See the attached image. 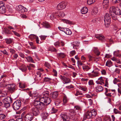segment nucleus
Listing matches in <instances>:
<instances>
[{"label":"nucleus","instance_id":"f257e3e1","mask_svg":"<svg viewBox=\"0 0 121 121\" xmlns=\"http://www.w3.org/2000/svg\"><path fill=\"white\" fill-rule=\"evenodd\" d=\"M51 99L46 97H42L39 98V100L35 99L34 102L35 107L38 108L39 109H43V106L44 105H48L51 102Z\"/></svg>","mask_w":121,"mask_h":121},{"label":"nucleus","instance_id":"f03ea898","mask_svg":"<svg viewBox=\"0 0 121 121\" xmlns=\"http://www.w3.org/2000/svg\"><path fill=\"white\" fill-rule=\"evenodd\" d=\"M96 114V112L94 109H93L90 111H87L84 115L82 121H84L86 118H93L95 116Z\"/></svg>","mask_w":121,"mask_h":121},{"label":"nucleus","instance_id":"7ed1b4c3","mask_svg":"<svg viewBox=\"0 0 121 121\" xmlns=\"http://www.w3.org/2000/svg\"><path fill=\"white\" fill-rule=\"evenodd\" d=\"M109 14L110 15H120L121 14V10L118 7L112 6L110 8Z\"/></svg>","mask_w":121,"mask_h":121},{"label":"nucleus","instance_id":"20e7f679","mask_svg":"<svg viewBox=\"0 0 121 121\" xmlns=\"http://www.w3.org/2000/svg\"><path fill=\"white\" fill-rule=\"evenodd\" d=\"M110 17L104 18V19H101L100 18H95L92 19V22L93 23H96L98 22H103L105 23L107 22H110Z\"/></svg>","mask_w":121,"mask_h":121},{"label":"nucleus","instance_id":"39448f33","mask_svg":"<svg viewBox=\"0 0 121 121\" xmlns=\"http://www.w3.org/2000/svg\"><path fill=\"white\" fill-rule=\"evenodd\" d=\"M8 90L10 92L13 93L17 90L16 85L14 84H9L8 85Z\"/></svg>","mask_w":121,"mask_h":121},{"label":"nucleus","instance_id":"423d86ee","mask_svg":"<svg viewBox=\"0 0 121 121\" xmlns=\"http://www.w3.org/2000/svg\"><path fill=\"white\" fill-rule=\"evenodd\" d=\"M39 109L38 108L34 107L31 108L30 112L33 115V116H37L40 113Z\"/></svg>","mask_w":121,"mask_h":121},{"label":"nucleus","instance_id":"0eeeda50","mask_svg":"<svg viewBox=\"0 0 121 121\" xmlns=\"http://www.w3.org/2000/svg\"><path fill=\"white\" fill-rule=\"evenodd\" d=\"M21 105V102L20 100H17L13 104V107L14 109L17 110L19 109Z\"/></svg>","mask_w":121,"mask_h":121},{"label":"nucleus","instance_id":"6e6552de","mask_svg":"<svg viewBox=\"0 0 121 121\" xmlns=\"http://www.w3.org/2000/svg\"><path fill=\"white\" fill-rule=\"evenodd\" d=\"M67 5L66 3L62 2L58 4L57 6V9L59 10L63 9L65 8Z\"/></svg>","mask_w":121,"mask_h":121},{"label":"nucleus","instance_id":"1a4fd4ad","mask_svg":"<svg viewBox=\"0 0 121 121\" xmlns=\"http://www.w3.org/2000/svg\"><path fill=\"white\" fill-rule=\"evenodd\" d=\"M6 11V8L4 6L3 2L2 1L0 2V13H4Z\"/></svg>","mask_w":121,"mask_h":121},{"label":"nucleus","instance_id":"9d476101","mask_svg":"<svg viewBox=\"0 0 121 121\" xmlns=\"http://www.w3.org/2000/svg\"><path fill=\"white\" fill-rule=\"evenodd\" d=\"M34 116L30 112L25 116V121H31L33 119Z\"/></svg>","mask_w":121,"mask_h":121},{"label":"nucleus","instance_id":"9b49d317","mask_svg":"<svg viewBox=\"0 0 121 121\" xmlns=\"http://www.w3.org/2000/svg\"><path fill=\"white\" fill-rule=\"evenodd\" d=\"M60 78L63 82H65L64 84L68 83L71 82V80L69 78L66 77L64 76L60 75Z\"/></svg>","mask_w":121,"mask_h":121},{"label":"nucleus","instance_id":"f8f14e48","mask_svg":"<svg viewBox=\"0 0 121 121\" xmlns=\"http://www.w3.org/2000/svg\"><path fill=\"white\" fill-rule=\"evenodd\" d=\"M67 114L62 113L60 115L61 117L63 119V121H66L69 118V116H67Z\"/></svg>","mask_w":121,"mask_h":121},{"label":"nucleus","instance_id":"ddd939ff","mask_svg":"<svg viewBox=\"0 0 121 121\" xmlns=\"http://www.w3.org/2000/svg\"><path fill=\"white\" fill-rule=\"evenodd\" d=\"M58 95V93L57 91H54L51 93L50 94V97L53 99L56 98Z\"/></svg>","mask_w":121,"mask_h":121},{"label":"nucleus","instance_id":"4468645a","mask_svg":"<svg viewBox=\"0 0 121 121\" xmlns=\"http://www.w3.org/2000/svg\"><path fill=\"white\" fill-rule=\"evenodd\" d=\"M12 99L9 97H7L3 99L2 101L3 102L10 103L12 102Z\"/></svg>","mask_w":121,"mask_h":121},{"label":"nucleus","instance_id":"2eb2a0df","mask_svg":"<svg viewBox=\"0 0 121 121\" xmlns=\"http://www.w3.org/2000/svg\"><path fill=\"white\" fill-rule=\"evenodd\" d=\"M73 48L74 49H77L79 47L80 43L76 41L73 42L72 43Z\"/></svg>","mask_w":121,"mask_h":121},{"label":"nucleus","instance_id":"dca6fc26","mask_svg":"<svg viewBox=\"0 0 121 121\" xmlns=\"http://www.w3.org/2000/svg\"><path fill=\"white\" fill-rule=\"evenodd\" d=\"M57 15V13L56 12L51 13V15H50V19L53 21L55 19L56 16Z\"/></svg>","mask_w":121,"mask_h":121},{"label":"nucleus","instance_id":"f3484780","mask_svg":"<svg viewBox=\"0 0 121 121\" xmlns=\"http://www.w3.org/2000/svg\"><path fill=\"white\" fill-rule=\"evenodd\" d=\"M103 90V87L101 86H98L95 88L96 91L97 92L101 91Z\"/></svg>","mask_w":121,"mask_h":121},{"label":"nucleus","instance_id":"a211bd4d","mask_svg":"<svg viewBox=\"0 0 121 121\" xmlns=\"http://www.w3.org/2000/svg\"><path fill=\"white\" fill-rule=\"evenodd\" d=\"M88 9L87 7H83L81 9V11L82 14H85L88 11Z\"/></svg>","mask_w":121,"mask_h":121},{"label":"nucleus","instance_id":"6ab92c4d","mask_svg":"<svg viewBox=\"0 0 121 121\" xmlns=\"http://www.w3.org/2000/svg\"><path fill=\"white\" fill-rule=\"evenodd\" d=\"M64 32L67 35H70L72 34L71 31L68 28H65Z\"/></svg>","mask_w":121,"mask_h":121},{"label":"nucleus","instance_id":"aec40b11","mask_svg":"<svg viewBox=\"0 0 121 121\" xmlns=\"http://www.w3.org/2000/svg\"><path fill=\"white\" fill-rule=\"evenodd\" d=\"M96 37L99 39L101 40H103L104 39V38L103 35H96Z\"/></svg>","mask_w":121,"mask_h":121},{"label":"nucleus","instance_id":"412c9836","mask_svg":"<svg viewBox=\"0 0 121 121\" xmlns=\"http://www.w3.org/2000/svg\"><path fill=\"white\" fill-rule=\"evenodd\" d=\"M40 25L42 26V27L48 28L50 27V25L49 23H40Z\"/></svg>","mask_w":121,"mask_h":121},{"label":"nucleus","instance_id":"4be33fe9","mask_svg":"<svg viewBox=\"0 0 121 121\" xmlns=\"http://www.w3.org/2000/svg\"><path fill=\"white\" fill-rule=\"evenodd\" d=\"M19 69L23 72L27 70L26 67L24 65H22L20 66Z\"/></svg>","mask_w":121,"mask_h":121},{"label":"nucleus","instance_id":"5701e85b","mask_svg":"<svg viewBox=\"0 0 121 121\" xmlns=\"http://www.w3.org/2000/svg\"><path fill=\"white\" fill-rule=\"evenodd\" d=\"M82 67L83 70L85 71H87L90 69V67L87 65H84Z\"/></svg>","mask_w":121,"mask_h":121},{"label":"nucleus","instance_id":"b1692460","mask_svg":"<svg viewBox=\"0 0 121 121\" xmlns=\"http://www.w3.org/2000/svg\"><path fill=\"white\" fill-rule=\"evenodd\" d=\"M93 51L97 56H98L100 55V52L98 51V50L97 48L94 47Z\"/></svg>","mask_w":121,"mask_h":121},{"label":"nucleus","instance_id":"393cba45","mask_svg":"<svg viewBox=\"0 0 121 121\" xmlns=\"http://www.w3.org/2000/svg\"><path fill=\"white\" fill-rule=\"evenodd\" d=\"M22 8H23V6L21 5H19L16 7V9L17 11L20 13L21 10L22 9Z\"/></svg>","mask_w":121,"mask_h":121},{"label":"nucleus","instance_id":"a878e982","mask_svg":"<svg viewBox=\"0 0 121 121\" xmlns=\"http://www.w3.org/2000/svg\"><path fill=\"white\" fill-rule=\"evenodd\" d=\"M43 94L44 95L43 97H46L48 98V96H49V91L47 90L44 91Z\"/></svg>","mask_w":121,"mask_h":121},{"label":"nucleus","instance_id":"bb28decb","mask_svg":"<svg viewBox=\"0 0 121 121\" xmlns=\"http://www.w3.org/2000/svg\"><path fill=\"white\" fill-rule=\"evenodd\" d=\"M8 28L6 27L4 28V32L6 34H11V33L10 31L7 28Z\"/></svg>","mask_w":121,"mask_h":121},{"label":"nucleus","instance_id":"cd10ccee","mask_svg":"<svg viewBox=\"0 0 121 121\" xmlns=\"http://www.w3.org/2000/svg\"><path fill=\"white\" fill-rule=\"evenodd\" d=\"M41 115L43 118L45 119L47 118L48 114L46 112H43L41 114Z\"/></svg>","mask_w":121,"mask_h":121},{"label":"nucleus","instance_id":"c85d7f7f","mask_svg":"<svg viewBox=\"0 0 121 121\" xmlns=\"http://www.w3.org/2000/svg\"><path fill=\"white\" fill-rule=\"evenodd\" d=\"M25 58H26L27 60V61L28 62L34 63V61L31 57L28 56L27 57H26Z\"/></svg>","mask_w":121,"mask_h":121},{"label":"nucleus","instance_id":"c756f323","mask_svg":"<svg viewBox=\"0 0 121 121\" xmlns=\"http://www.w3.org/2000/svg\"><path fill=\"white\" fill-rule=\"evenodd\" d=\"M112 65V63L109 60H108L106 63V65L109 67H110Z\"/></svg>","mask_w":121,"mask_h":121},{"label":"nucleus","instance_id":"7c9ffc66","mask_svg":"<svg viewBox=\"0 0 121 121\" xmlns=\"http://www.w3.org/2000/svg\"><path fill=\"white\" fill-rule=\"evenodd\" d=\"M79 89L81 90H82L86 92L87 90V88L83 86H79Z\"/></svg>","mask_w":121,"mask_h":121},{"label":"nucleus","instance_id":"2f4dec72","mask_svg":"<svg viewBox=\"0 0 121 121\" xmlns=\"http://www.w3.org/2000/svg\"><path fill=\"white\" fill-rule=\"evenodd\" d=\"M48 51H50L52 52H56L57 50L55 48L52 47H49L48 48Z\"/></svg>","mask_w":121,"mask_h":121},{"label":"nucleus","instance_id":"473e14b6","mask_svg":"<svg viewBox=\"0 0 121 121\" xmlns=\"http://www.w3.org/2000/svg\"><path fill=\"white\" fill-rule=\"evenodd\" d=\"M68 100V99L66 96L65 95H64L63 97V99L64 104H65L67 102Z\"/></svg>","mask_w":121,"mask_h":121},{"label":"nucleus","instance_id":"72a5a7b5","mask_svg":"<svg viewBox=\"0 0 121 121\" xmlns=\"http://www.w3.org/2000/svg\"><path fill=\"white\" fill-rule=\"evenodd\" d=\"M6 43L7 44H9L11 43L13 41V39H5Z\"/></svg>","mask_w":121,"mask_h":121},{"label":"nucleus","instance_id":"f704fd0d","mask_svg":"<svg viewBox=\"0 0 121 121\" xmlns=\"http://www.w3.org/2000/svg\"><path fill=\"white\" fill-rule=\"evenodd\" d=\"M59 13L58 14L59 17H64L65 14L64 12L63 11H60Z\"/></svg>","mask_w":121,"mask_h":121},{"label":"nucleus","instance_id":"c9c22d12","mask_svg":"<svg viewBox=\"0 0 121 121\" xmlns=\"http://www.w3.org/2000/svg\"><path fill=\"white\" fill-rule=\"evenodd\" d=\"M35 80L37 82L40 81L41 79V78L40 76H36V77L35 78Z\"/></svg>","mask_w":121,"mask_h":121},{"label":"nucleus","instance_id":"e433bc0d","mask_svg":"<svg viewBox=\"0 0 121 121\" xmlns=\"http://www.w3.org/2000/svg\"><path fill=\"white\" fill-rule=\"evenodd\" d=\"M96 0H88L87 3L88 4L90 5L95 2Z\"/></svg>","mask_w":121,"mask_h":121},{"label":"nucleus","instance_id":"4c0bfd02","mask_svg":"<svg viewBox=\"0 0 121 121\" xmlns=\"http://www.w3.org/2000/svg\"><path fill=\"white\" fill-rule=\"evenodd\" d=\"M7 10L9 12L12 13L14 11V8H12L11 7H9H9H8L7 8Z\"/></svg>","mask_w":121,"mask_h":121},{"label":"nucleus","instance_id":"58836bf2","mask_svg":"<svg viewBox=\"0 0 121 121\" xmlns=\"http://www.w3.org/2000/svg\"><path fill=\"white\" fill-rule=\"evenodd\" d=\"M4 106L6 108L9 107L10 105V103L3 102Z\"/></svg>","mask_w":121,"mask_h":121},{"label":"nucleus","instance_id":"ea45409f","mask_svg":"<svg viewBox=\"0 0 121 121\" xmlns=\"http://www.w3.org/2000/svg\"><path fill=\"white\" fill-rule=\"evenodd\" d=\"M109 3L108 0H103V4L104 5H108Z\"/></svg>","mask_w":121,"mask_h":121},{"label":"nucleus","instance_id":"a19ab883","mask_svg":"<svg viewBox=\"0 0 121 121\" xmlns=\"http://www.w3.org/2000/svg\"><path fill=\"white\" fill-rule=\"evenodd\" d=\"M58 57L60 58H64L65 56V54L63 53H60L58 54Z\"/></svg>","mask_w":121,"mask_h":121},{"label":"nucleus","instance_id":"79ce46f5","mask_svg":"<svg viewBox=\"0 0 121 121\" xmlns=\"http://www.w3.org/2000/svg\"><path fill=\"white\" fill-rule=\"evenodd\" d=\"M22 9L20 13H24L27 11V9L23 6V8H22Z\"/></svg>","mask_w":121,"mask_h":121},{"label":"nucleus","instance_id":"37998d69","mask_svg":"<svg viewBox=\"0 0 121 121\" xmlns=\"http://www.w3.org/2000/svg\"><path fill=\"white\" fill-rule=\"evenodd\" d=\"M88 57L89 58V62L92 61V60L94 59V57L90 55H88Z\"/></svg>","mask_w":121,"mask_h":121},{"label":"nucleus","instance_id":"c03bdc74","mask_svg":"<svg viewBox=\"0 0 121 121\" xmlns=\"http://www.w3.org/2000/svg\"><path fill=\"white\" fill-rule=\"evenodd\" d=\"M120 82V80L119 79H117L116 78H115L113 81V83L115 84H116L117 82Z\"/></svg>","mask_w":121,"mask_h":121},{"label":"nucleus","instance_id":"a18cd8bd","mask_svg":"<svg viewBox=\"0 0 121 121\" xmlns=\"http://www.w3.org/2000/svg\"><path fill=\"white\" fill-rule=\"evenodd\" d=\"M74 86L72 84H70V85L67 86H66V88L68 89H70L71 88H73Z\"/></svg>","mask_w":121,"mask_h":121},{"label":"nucleus","instance_id":"49530a36","mask_svg":"<svg viewBox=\"0 0 121 121\" xmlns=\"http://www.w3.org/2000/svg\"><path fill=\"white\" fill-rule=\"evenodd\" d=\"M92 73L94 74L93 75L95 77L98 76V75L99 73L98 72L93 71Z\"/></svg>","mask_w":121,"mask_h":121},{"label":"nucleus","instance_id":"de8ad7c7","mask_svg":"<svg viewBox=\"0 0 121 121\" xmlns=\"http://www.w3.org/2000/svg\"><path fill=\"white\" fill-rule=\"evenodd\" d=\"M6 117L5 115L3 114H0V119H4Z\"/></svg>","mask_w":121,"mask_h":121},{"label":"nucleus","instance_id":"09e8293b","mask_svg":"<svg viewBox=\"0 0 121 121\" xmlns=\"http://www.w3.org/2000/svg\"><path fill=\"white\" fill-rule=\"evenodd\" d=\"M12 31L13 32L14 34L15 35L18 37L20 36V35L17 32L13 30H12Z\"/></svg>","mask_w":121,"mask_h":121},{"label":"nucleus","instance_id":"8fccbe9b","mask_svg":"<svg viewBox=\"0 0 121 121\" xmlns=\"http://www.w3.org/2000/svg\"><path fill=\"white\" fill-rule=\"evenodd\" d=\"M75 95L76 96H77L78 95H82V93L77 91H76V92L75 94Z\"/></svg>","mask_w":121,"mask_h":121},{"label":"nucleus","instance_id":"3c124183","mask_svg":"<svg viewBox=\"0 0 121 121\" xmlns=\"http://www.w3.org/2000/svg\"><path fill=\"white\" fill-rule=\"evenodd\" d=\"M54 45L56 47H60V43L59 42L57 41L55 43H54Z\"/></svg>","mask_w":121,"mask_h":121},{"label":"nucleus","instance_id":"603ef678","mask_svg":"<svg viewBox=\"0 0 121 121\" xmlns=\"http://www.w3.org/2000/svg\"><path fill=\"white\" fill-rule=\"evenodd\" d=\"M19 87L21 88H25V85L24 84L20 83L19 85Z\"/></svg>","mask_w":121,"mask_h":121},{"label":"nucleus","instance_id":"864d4df0","mask_svg":"<svg viewBox=\"0 0 121 121\" xmlns=\"http://www.w3.org/2000/svg\"><path fill=\"white\" fill-rule=\"evenodd\" d=\"M51 80L50 78L45 77L44 79V81L46 82H48Z\"/></svg>","mask_w":121,"mask_h":121},{"label":"nucleus","instance_id":"5fc2aeb1","mask_svg":"<svg viewBox=\"0 0 121 121\" xmlns=\"http://www.w3.org/2000/svg\"><path fill=\"white\" fill-rule=\"evenodd\" d=\"M62 21L65 23H72V22L66 19H62Z\"/></svg>","mask_w":121,"mask_h":121},{"label":"nucleus","instance_id":"6e6d98bb","mask_svg":"<svg viewBox=\"0 0 121 121\" xmlns=\"http://www.w3.org/2000/svg\"><path fill=\"white\" fill-rule=\"evenodd\" d=\"M45 65L46 67L48 68V69H50L51 68L49 64L48 63L45 62Z\"/></svg>","mask_w":121,"mask_h":121},{"label":"nucleus","instance_id":"4d7b16f0","mask_svg":"<svg viewBox=\"0 0 121 121\" xmlns=\"http://www.w3.org/2000/svg\"><path fill=\"white\" fill-rule=\"evenodd\" d=\"M104 86L108 87V80L107 78H106L105 80V82L104 84Z\"/></svg>","mask_w":121,"mask_h":121},{"label":"nucleus","instance_id":"13d9d810","mask_svg":"<svg viewBox=\"0 0 121 121\" xmlns=\"http://www.w3.org/2000/svg\"><path fill=\"white\" fill-rule=\"evenodd\" d=\"M88 103L89 105L91 106L92 105L93 103L92 100L91 99H88Z\"/></svg>","mask_w":121,"mask_h":121},{"label":"nucleus","instance_id":"bf43d9fd","mask_svg":"<svg viewBox=\"0 0 121 121\" xmlns=\"http://www.w3.org/2000/svg\"><path fill=\"white\" fill-rule=\"evenodd\" d=\"M111 17L114 20H116L117 19V17L116 16L114 15H114H110Z\"/></svg>","mask_w":121,"mask_h":121},{"label":"nucleus","instance_id":"052dcab7","mask_svg":"<svg viewBox=\"0 0 121 121\" xmlns=\"http://www.w3.org/2000/svg\"><path fill=\"white\" fill-rule=\"evenodd\" d=\"M0 52H2L4 54H6L7 55H8V52L6 51L5 50H4V51L1 50Z\"/></svg>","mask_w":121,"mask_h":121},{"label":"nucleus","instance_id":"680f3d73","mask_svg":"<svg viewBox=\"0 0 121 121\" xmlns=\"http://www.w3.org/2000/svg\"><path fill=\"white\" fill-rule=\"evenodd\" d=\"M74 109L78 110H81V108L80 106H74Z\"/></svg>","mask_w":121,"mask_h":121},{"label":"nucleus","instance_id":"e2e57ef3","mask_svg":"<svg viewBox=\"0 0 121 121\" xmlns=\"http://www.w3.org/2000/svg\"><path fill=\"white\" fill-rule=\"evenodd\" d=\"M98 80L102 82L103 84H104V83L103 82L104 80L103 79V78L102 77H101L99 78Z\"/></svg>","mask_w":121,"mask_h":121},{"label":"nucleus","instance_id":"0e129e2a","mask_svg":"<svg viewBox=\"0 0 121 121\" xmlns=\"http://www.w3.org/2000/svg\"><path fill=\"white\" fill-rule=\"evenodd\" d=\"M47 36L41 35L40 36L41 39L42 40H44L46 38Z\"/></svg>","mask_w":121,"mask_h":121},{"label":"nucleus","instance_id":"69168bd1","mask_svg":"<svg viewBox=\"0 0 121 121\" xmlns=\"http://www.w3.org/2000/svg\"><path fill=\"white\" fill-rule=\"evenodd\" d=\"M114 71L115 72L119 73H120V70L119 69L117 68L115 69Z\"/></svg>","mask_w":121,"mask_h":121},{"label":"nucleus","instance_id":"338daca9","mask_svg":"<svg viewBox=\"0 0 121 121\" xmlns=\"http://www.w3.org/2000/svg\"><path fill=\"white\" fill-rule=\"evenodd\" d=\"M57 111V109H55L54 108H53L52 109V113H55Z\"/></svg>","mask_w":121,"mask_h":121},{"label":"nucleus","instance_id":"774afa93","mask_svg":"<svg viewBox=\"0 0 121 121\" xmlns=\"http://www.w3.org/2000/svg\"><path fill=\"white\" fill-rule=\"evenodd\" d=\"M111 93H108L105 94V95L108 97H111L112 96L111 94Z\"/></svg>","mask_w":121,"mask_h":121}]
</instances>
